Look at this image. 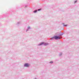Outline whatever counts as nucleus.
<instances>
[{"label": "nucleus", "instance_id": "obj_1", "mask_svg": "<svg viewBox=\"0 0 79 79\" xmlns=\"http://www.w3.org/2000/svg\"><path fill=\"white\" fill-rule=\"evenodd\" d=\"M53 38L56 40H57L58 39H60L61 38L59 36H55L53 37Z\"/></svg>", "mask_w": 79, "mask_h": 79}, {"label": "nucleus", "instance_id": "obj_2", "mask_svg": "<svg viewBox=\"0 0 79 79\" xmlns=\"http://www.w3.org/2000/svg\"><path fill=\"white\" fill-rule=\"evenodd\" d=\"M24 66L26 67H28V66H29V65L28 64H26L24 65Z\"/></svg>", "mask_w": 79, "mask_h": 79}, {"label": "nucleus", "instance_id": "obj_3", "mask_svg": "<svg viewBox=\"0 0 79 79\" xmlns=\"http://www.w3.org/2000/svg\"><path fill=\"white\" fill-rule=\"evenodd\" d=\"M43 44H44V42L41 43L40 44H39V45H43Z\"/></svg>", "mask_w": 79, "mask_h": 79}, {"label": "nucleus", "instance_id": "obj_4", "mask_svg": "<svg viewBox=\"0 0 79 79\" xmlns=\"http://www.w3.org/2000/svg\"><path fill=\"white\" fill-rule=\"evenodd\" d=\"M63 24L64 25V27H66L67 26H68V25H67V24L64 25V23H63Z\"/></svg>", "mask_w": 79, "mask_h": 79}, {"label": "nucleus", "instance_id": "obj_5", "mask_svg": "<svg viewBox=\"0 0 79 79\" xmlns=\"http://www.w3.org/2000/svg\"><path fill=\"white\" fill-rule=\"evenodd\" d=\"M37 10H35L34 11V13H36V12H37Z\"/></svg>", "mask_w": 79, "mask_h": 79}, {"label": "nucleus", "instance_id": "obj_6", "mask_svg": "<svg viewBox=\"0 0 79 79\" xmlns=\"http://www.w3.org/2000/svg\"><path fill=\"white\" fill-rule=\"evenodd\" d=\"M48 43H45L44 44V45H48Z\"/></svg>", "mask_w": 79, "mask_h": 79}, {"label": "nucleus", "instance_id": "obj_7", "mask_svg": "<svg viewBox=\"0 0 79 79\" xmlns=\"http://www.w3.org/2000/svg\"><path fill=\"white\" fill-rule=\"evenodd\" d=\"M50 63H53V61H51V62H50Z\"/></svg>", "mask_w": 79, "mask_h": 79}, {"label": "nucleus", "instance_id": "obj_8", "mask_svg": "<svg viewBox=\"0 0 79 79\" xmlns=\"http://www.w3.org/2000/svg\"><path fill=\"white\" fill-rule=\"evenodd\" d=\"M40 10H41V9H39L38 10V11H40Z\"/></svg>", "mask_w": 79, "mask_h": 79}, {"label": "nucleus", "instance_id": "obj_9", "mask_svg": "<svg viewBox=\"0 0 79 79\" xmlns=\"http://www.w3.org/2000/svg\"><path fill=\"white\" fill-rule=\"evenodd\" d=\"M28 29H29L30 28V27H28Z\"/></svg>", "mask_w": 79, "mask_h": 79}, {"label": "nucleus", "instance_id": "obj_10", "mask_svg": "<svg viewBox=\"0 0 79 79\" xmlns=\"http://www.w3.org/2000/svg\"><path fill=\"white\" fill-rule=\"evenodd\" d=\"M76 2H77V1H76L75 2V3H76Z\"/></svg>", "mask_w": 79, "mask_h": 79}]
</instances>
